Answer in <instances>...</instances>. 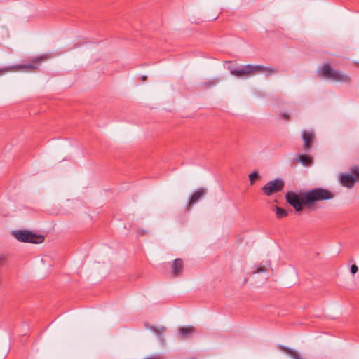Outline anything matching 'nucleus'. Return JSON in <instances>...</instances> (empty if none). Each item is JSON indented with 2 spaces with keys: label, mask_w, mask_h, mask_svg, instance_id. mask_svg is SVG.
<instances>
[{
  "label": "nucleus",
  "mask_w": 359,
  "mask_h": 359,
  "mask_svg": "<svg viewBox=\"0 0 359 359\" xmlns=\"http://www.w3.org/2000/svg\"><path fill=\"white\" fill-rule=\"evenodd\" d=\"M285 197L286 201L296 211L300 212L303 210L304 205L310 207L316 201L332 199L334 197V195L327 189L316 188L302 194L300 196L294 191H288Z\"/></svg>",
  "instance_id": "f257e3e1"
},
{
  "label": "nucleus",
  "mask_w": 359,
  "mask_h": 359,
  "mask_svg": "<svg viewBox=\"0 0 359 359\" xmlns=\"http://www.w3.org/2000/svg\"><path fill=\"white\" fill-rule=\"evenodd\" d=\"M277 72V69L260 65H245L231 71V74L237 77L250 76L257 74H264L266 76H269Z\"/></svg>",
  "instance_id": "f03ea898"
},
{
  "label": "nucleus",
  "mask_w": 359,
  "mask_h": 359,
  "mask_svg": "<svg viewBox=\"0 0 359 359\" xmlns=\"http://www.w3.org/2000/svg\"><path fill=\"white\" fill-rule=\"evenodd\" d=\"M322 75L329 79H332L336 82L351 83L352 82L351 77L342 72L341 71L333 69L330 64L325 63L321 69Z\"/></svg>",
  "instance_id": "7ed1b4c3"
},
{
  "label": "nucleus",
  "mask_w": 359,
  "mask_h": 359,
  "mask_svg": "<svg viewBox=\"0 0 359 359\" xmlns=\"http://www.w3.org/2000/svg\"><path fill=\"white\" fill-rule=\"evenodd\" d=\"M284 182L280 179H276L268 182L264 187H262V191L267 196H271L273 194L278 193L283 190L284 187Z\"/></svg>",
  "instance_id": "20e7f679"
},
{
  "label": "nucleus",
  "mask_w": 359,
  "mask_h": 359,
  "mask_svg": "<svg viewBox=\"0 0 359 359\" xmlns=\"http://www.w3.org/2000/svg\"><path fill=\"white\" fill-rule=\"evenodd\" d=\"M207 193L206 189L203 187L198 188L190 196L189 201L187 203L186 208L190 210L193 205H194L199 200H201Z\"/></svg>",
  "instance_id": "39448f33"
},
{
  "label": "nucleus",
  "mask_w": 359,
  "mask_h": 359,
  "mask_svg": "<svg viewBox=\"0 0 359 359\" xmlns=\"http://www.w3.org/2000/svg\"><path fill=\"white\" fill-rule=\"evenodd\" d=\"M339 181L343 187L351 189L354 187L357 180L356 177H354L353 175L349 173L342 172L340 174Z\"/></svg>",
  "instance_id": "423d86ee"
},
{
  "label": "nucleus",
  "mask_w": 359,
  "mask_h": 359,
  "mask_svg": "<svg viewBox=\"0 0 359 359\" xmlns=\"http://www.w3.org/2000/svg\"><path fill=\"white\" fill-rule=\"evenodd\" d=\"M302 137L304 141V149L308 151L312 148L314 134L311 131L304 130L302 133Z\"/></svg>",
  "instance_id": "0eeeda50"
},
{
  "label": "nucleus",
  "mask_w": 359,
  "mask_h": 359,
  "mask_svg": "<svg viewBox=\"0 0 359 359\" xmlns=\"http://www.w3.org/2000/svg\"><path fill=\"white\" fill-rule=\"evenodd\" d=\"M184 269V262L182 259H175L171 264V275L172 277H177Z\"/></svg>",
  "instance_id": "6e6552de"
},
{
  "label": "nucleus",
  "mask_w": 359,
  "mask_h": 359,
  "mask_svg": "<svg viewBox=\"0 0 359 359\" xmlns=\"http://www.w3.org/2000/svg\"><path fill=\"white\" fill-rule=\"evenodd\" d=\"M20 69H36V66L34 64H28V65H14V66H8L3 68H0V76L4 75L6 72L15 71Z\"/></svg>",
  "instance_id": "1a4fd4ad"
},
{
  "label": "nucleus",
  "mask_w": 359,
  "mask_h": 359,
  "mask_svg": "<svg viewBox=\"0 0 359 359\" xmlns=\"http://www.w3.org/2000/svg\"><path fill=\"white\" fill-rule=\"evenodd\" d=\"M196 331V329L194 326H185L179 330L180 334L183 339L190 337Z\"/></svg>",
  "instance_id": "9d476101"
},
{
  "label": "nucleus",
  "mask_w": 359,
  "mask_h": 359,
  "mask_svg": "<svg viewBox=\"0 0 359 359\" xmlns=\"http://www.w3.org/2000/svg\"><path fill=\"white\" fill-rule=\"evenodd\" d=\"M44 241V236L41 234H37L29 231L28 241L27 243H31L34 244H39L43 243Z\"/></svg>",
  "instance_id": "9b49d317"
},
{
  "label": "nucleus",
  "mask_w": 359,
  "mask_h": 359,
  "mask_svg": "<svg viewBox=\"0 0 359 359\" xmlns=\"http://www.w3.org/2000/svg\"><path fill=\"white\" fill-rule=\"evenodd\" d=\"M14 237L20 242L27 243L28 241L29 231H14L13 232Z\"/></svg>",
  "instance_id": "f8f14e48"
},
{
  "label": "nucleus",
  "mask_w": 359,
  "mask_h": 359,
  "mask_svg": "<svg viewBox=\"0 0 359 359\" xmlns=\"http://www.w3.org/2000/svg\"><path fill=\"white\" fill-rule=\"evenodd\" d=\"M296 160L304 166H309L313 163V159L310 156L303 154H299Z\"/></svg>",
  "instance_id": "ddd939ff"
},
{
  "label": "nucleus",
  "mask_w": 359,
  "mask_h": 359,
  "mask_svg": "<svg viewBox=\"0 0 359 359\" xmlns=\"http://www.w3.org/2000/svg\"><path fill=\"white\" fill-rule=\"evenodd\" d=\"M279 349L285 352V353L290 355L293 359H302V357L298 354V353L296 351L291 349L288 347L281 345L279 346Z\"/></svg>",
  "instance_id": "4468645a"
},
{
  "label": "nucleus",
  "mask_w": 359,
  "mask_h": 359,
  "mask_svg": "<svg viewBox=\"0 0 359 359\" xmlns=\"http://www.w3.org/2000/svg\"><path fill=\"white\" fill-rule=\"evenodd\" d=\"M153 332H154L156 335L161 337L163 333L166 331V327L164 326L161 327H155V326H149V327Z\"/></svg>",
  "instance_id": "2eb2a0df"
},
{
  "label": "nucleus",
  "mask_w": 359,
  "mask_h": 359,
  "mask_svg": "<svg viewBox=\"0 0 359 359\" xmlns=\"http://www.w3.org/2000/svg\"><path fill=\"white\" fill-rule=\"evenodd\" d=\"M275 208H276V217L278 219H281V218H283V217H285L287 216L288 212L285 209H283L279 206H276Z\"/></svg>",
  "instance_id": "dca6fc26"
},
{
  "label": "nucleus",
  "mask_w": 359,
  "mask_h": 359,
  "mask_svg": "<svg viewBox=\"0 0 359 359\" xmlns=\"http://www.w3.org/2000/svg\"><path fill=\"white\" fill-rule=\"evenodd\" d=\"M249 180L250 182V184L252 185L255 183V181L259 178L260 176L257 171H253L252 173L249 175Z\"/></svg>",
  "instance_id": "f3484780"
},
{
  "label": "nucleus",
  "mask_w": 359,
  "mask_h": 359,
  "mask_svg": "<svg viewBox=\"0 0 359 359\" xmlns=\"http://www.w3.org/2000/svg\"><path fill=\"white\" fill-rule=\"evenodd\" d=\"M351 171L352 172V175L354 177H356V180H359V166H353L351 168Z\"/></svg>",
  "instance_id": "a211bd4d"
},
{
  "label": "nucleus",
  "mask_w": 359,
  "mask_h": 359,
  "mask_svg": "<svg viewBox=\"0 0 359 359\" xmlns=\"http://www.w3.org/2000/svg\"><path fill=\"white\" fill-rule=\"evenodd\" d=\"M266 269L264 266H259L254 271V273H259L266 272Z\"/></svg>",
  "instance_id": "6ab92c4d"
},
{
  "label": "nucleus",
  "mask_w": 359,
  "mask_h": 359,
  "mask_svg": "<svg viewBox=\"0 0 359 359\" xmlns=\"http://www.w3.org/2000/svg\"><path fill=\"white\" fill-rule=\"evenodd\" d=\"M358 271V267L356 264H353L351 266V273L352 274H355Z\"/></svg>",
  "instance_id": "aec40b11"
},
{
  "label": "nucleus",
  "mask_w": 359,
  "mask_h": 359,
  "mask_svg": "<svg viewBox=\"0 0 359 359\" xmlns=\"http://www.w3.org/2000/svg\"><path fill=\"white\" fill-rule=\"evenodd\" d=\"M280 116L283 117L285 120H289L290 119V115L287 113H283L280 114Z\"/></svg>",
  "instance_id": "412c9836"
},
{
  "label": "nucleus",
  "mask_w": 359,
  "mask_h": 359,
  "mask_svg": "<svg viewBox=\"0 0 359 359\" xmlns=\"http://www.w3.org/2000/svg\"><path fill=\"white\" fill-rule=\"evenodd\" d=\"M43 60V57H39L33 60L34 63H37Z\"/></svg>",
  "instance_id": "4be33fe9"
},
{
  "label": "nucleus",
  "mask_w": 359,
  "mask_h": 359,
  "mask_svg": "<svg viewBox=\"0 0 359 359\" xmlns=\"http://www.w3.org/2000/svg\"><path fill=\"white\" fill-rule=\"evenodd\" d=\"M147 76H142V81H145L147 80Z\"/></svg>",
  "instance_id": "5701e85b"
}]
</instances>
